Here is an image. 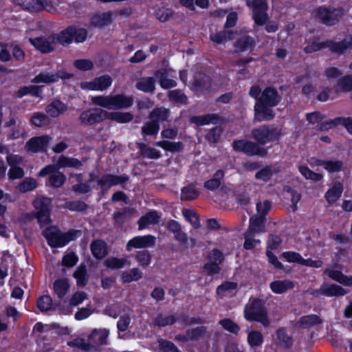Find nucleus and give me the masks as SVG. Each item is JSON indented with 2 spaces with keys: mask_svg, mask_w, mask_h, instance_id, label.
Instances as JSON below:
<instances>
[{
  "mask_svg": "<svg viewBox=\"0 0 352 352\" xmlns=\"http://www.w3.org/2000/svg\"><path fill=\"white\" fill-rule=\"evenodd\" d=\"M261 89L258 86H253L250 90V95L256 100L254 105V119L258 122L269 120L274 118L271 109L277 104L278 98L276 91L271 87L265 89L259 97Z\"/></svg>",
  "mask_w": 352,
  "mask_h": 352,
  "instance_id": "f257e3e1",
  "label": "nucleus"
},
{
  "mask_svg": "<svg viewBox=\"0 0 352 352\" xmlns=\"http://www.w3.org/2000/svg\"><path fill=\"white\" fill-rule=\"evenodd\" d=\"M91 100L94 104L107 109H127L133 104V96L122 94L97 96L92 97Z\"/></svg>",
  "mask_w": 352,
  "mask_h": 352,
  "instance_id": "f03ea898",
  "label": "nucleus"
},
{
  "mask_svg": "<svg viewBox=\"0 0 352 352\" xmlns=\"http://www.w3.org/2000/svg\"><path fill=\"white\" fill-rule=\"evenodd\" d=\"M43 234L46 238L50 246L52 248H60L80 237L81 232L72 230L67 232L61 233L56 226H49L43 231Z\"/></svg>",
  "mask_w": 352,
  "mask_h": 352,
  "instance_id": "7ed1b4c3",
  "label": "nucleus"
},
{
  "mask_svg": "<svg viewBox=\"0 0 352 352\" xmlns=\"http://www.w3.org/2000/svg\"><path fill=\"white\" fill-rule=\"evenodd\" d=\"M244 317L248 321L258 322L263 327H268L270 324L264 302L258 298L250 299L245 305Z\"/></svg>",
  "mask_w": 352,
  "mask_h": 352,
  "instance_id": "20e7f679",
  "label": "nucleus"
},
{
  "mask_svg": "<svg viewBox=\"0 0 352 352\" xmlns=\"http://www.w3.org/2000/svg\"><path fill=\"white\" fill-rule=\"evenodd\" d=\"M109 334V331L107 329H94L89 336V340L91 343L87 342L82 338H76L68 342V344L82 350L91 351L100 346L106 344Z\"/></svg>",
  "mask_w": 352,
  "mask_h": 352,
  "instance_id": "39448f33",
  "label": "nucleus"
},
{
  "mask_svg": "<svg viewBox=\"0 0 352 352\" xmlns=\"http://www.w3.org/2000/svg\"><path fill=\"white\" fill-rule=\"evenodd\" d=\"M252 135L258 143L264 145L278 140L282 133L278 128L265 125L253 130Z\"/></svg>",
  "mask_w": 352,
  "mask_h": 352,
  "instance_id": "423d86ee",
  "label": "nucleus"
},
{
  "mask_svg": "<svg viewBox=\"0 0 352 352\" xmlns=\"http://www.w3.org/2000/svg\"><path fill=\"white\" fill-rule=\"evenodd\" d=\"M329 47L331 51L336 53H342L344 50L351 48L352 49V37H348L341 42H329V43H320L318 41H314L311 45H309L305 47V51L307 53H311L318 51L324 47Z\"/></svg>",
  "mask_w": 352,
  "mask_h": 352,
  "instance_id": "0eeeda50",
  "label": "nucleus"
},
{
  "mask_svg": "<svg viewBox=\"0 0 352 352\" xmlns=\"http://www.w3.org/2000/svg\"><path fill=\"white\" fill-rule=\"evenodd\" d=\"M28 38L30 43L34 48L41 53L47 54L52 52L54 49L55 37L53 34L32 36L31 33H28Z\"/></svg>",
  "mask_w": 352,
  "mask_h": 352,
  "instance_id": "6e6552de",
  "label": "nucleus"
},
{
  "mask_svg": "<svg viewBox=\"0 0 352 352\" xmlns=\"http://www.w3.org/2000/svg\"><path fill=\"white\" fill-rule=\"evenodd\" d=\"M51 199L45 197H38L33 202L34 206L36 210V218L41 227L47 226L51 222L50 218V206Z\"/></svg>",
  "mask_w": 352,
  "mask_h": 352,
  "instance_id": "1a4fd4ad",
  "label": "nucleus"
},
{
  "mask_svg": "<svg viewBox=\"0 0 352 352\" xmlns=\"http://www.w3.org/2000/svg\"><path fill=\"white\" fill-rule=\"evenodd\" d=\"M264 226L262 219L258 221L255 219H250V226L247 230L245 239V241L243 247L246 250H251L260 243V240L253 239V237L258 233L264 232Z\"/></svg>",
  "mask_w": 352,
  "mask_h": 352,
  "instance_id": "9d476101",
  "label": "nucleus"
},
{
  "mask_svg": "<svg viewBox=\"0 0 352 352\" xmlns=\"http://www.w3.org/2000/svg\"><path fill=\"white\" fill-rule=\"evenodd\" d=\"M168 116V111L165 109H158L153 111L151 113V120L142 127V133L147 135L157 134L160 129L158 122L166 119Z\"/></svg>",
  "mask_w": 352,
  "mask_h": 352,
  "instance_id": "9b49d317",
  "label": "nucleus"
},
{
  "mask_svg": "<svg viewBox=\"0 0 352 352\" xmlns=\"http://www.w3.org/2000/svg\"><path fill=\"white\" fill-rule=\"evenodd\" d=\"M246 4L252 10L253 19L257 25H263L267 19L265 0H246Z\"/></svg>",
  "mask_w": 352,
  "mask_h": 352,
  "instance_id": "f8f14e48",
  "label": "nucleus"
},
{
  "mask_svg": "<svg viewBox=\"0 0 352 352\" xmlns=\"http://www.w3.org/2000/svg\"><path fill=\"white\" fill-rule=\"evenodd\" d=\"M113 82L112 78L109 75H103L95 78L91 81H85L80 84L82 89L89 91H103L107 89Z\"/></svg>",
  "mask_w": 352,
  "mask_h": 352,
  "instance_id": "ddd939ff",
  "label": "nucleus"
},
{
  "mask_svg": "<svg viewBox=\"0 0 352 352\" xmlns=\"http://www.w3.org/2000/svg\"><path fill=\"white\" fill-rule=\"evenodd\" d=\"M233 148L236 151H242L249 155H264L266 151L257 144L247 140H238L233 142Z\"/></svg>",
  "mask_w": 352,
  "mask_h": 352,
  "instance_id": "4468645a",
  "label": "nucleus"
},
{
  "mask_svg": "<svg viewBox=\"0 0 352 352\" xmlns=\"http://www.w3.org/2000/svg\"><path fill=\"white\" fill-rule=\"evenodd\" d=\"M52 138L48 135H42L31 138L25 145V151L30 153L44 151L48 147Z\"/></svg>",
  "mask_w": 352,
  "mask_h": 352,
  "instance_id": "2eb2a0df",
  "label": "nucleus"
},
{
  "mask_svg": "<svg viewBox=\"0 0 352 352\" xmlns=\"http://www.w3.org/2000/svg\"><path fill=\"white\" fill-rule=\"evenodd\" d=\"M156 238L151 234L135 236L129 240L126 244V250L130 251L132 248L140 249L152 247L155 243Z\"/></svg>",
  "mask_w": 352,
  "mask_h": 352,
  "instance_id": "dca6fc26",
  "label": "nucleus"
},
{
  "mask_svg": "<svg viewBox=\"0 0 352 352\" xmlns=\"http://www.w3.org/2000/svg\"><path fill=\"white\" fill-rule=\"evenodd\" d=\"M107 111L95 109L84 111L80 115V120L85 124H93L106 119Z\"/></svg>",
  "mask_w": 352,
  "mask_h": 352,
  "instance_id": "f3484780",
  "label": "nucleus"
},
{
  "mask_svg": "<svg viewBox=\"0 0 352 352\" xmlns=\"http://www.w3.org/2000/svg\"><path fill=\"white\" fill-rule=\"evenodd\" d=\"M346 291L341 286L335 284L323 283L320 288L313 294L318 296L319 294L327 296H340L346 294Z\"/></svg>",
  "mask_w": 352,
  "mask_h": 352,
  "instance_id": "a211bd4d",
  "label": "nucleus"
},
{
  "mask_svg": "<svg viewBox=\"0 0 352 352\" xmlns=\"http://www.w3.org/2000/svg\"><path fill=\"white\" fill-rule=\"evenodd\" d=\"M71 76V74L65 72L57 74L43 72L35 76L32 82L35 83H52L58 81L60 78H69Z\"/></svg>",
  "mask_w": 352,
  "mask_h": 352,
  "instance_id": "6ab92c4d",
  "label": "nucleus"
},
{
  "mask_svg": "<svg viewBox=\"0 0 352 352\" xmlns=\"http://www.w3.org/2000/svg\"><path fill=\"white\" fill-rule=\"evenodd\" d=\"M160 219L161 216L157 211H149L138 220V230H142L149 226L157 224Z\"/></svg>",
  "mask_w": 352,
  "mask_h": 352,
  "instance_id": "aec40b11",
  "label": "nucleus"
},
{
  "mask_svg": "<svg viewBox=\"0 0 352 352\" xmlns=\"http://www.w3.org/2000/svg\"><path fill=\"white\" fill-rule=\"evenodd\" d=\"M340 11L337 10H330L325 8H320L317 14L318 17L327 25H333L338 21Z\"/></svg>",
  "mask_w": 352,
  "mask_h": 352,
  "instance_id": "412c9836",
  "label": "nucleus"
},
{
  "mask_svg": "<svg viewBox=\"0 0 352 352\" xmlns=\"http://www.w3.org/2000/svg\"><path fill=\"white\" fill-rule=\"evenodd\" d=\"M75 34V27L74 26H70L65 29V30L62 31L59 34H54L53 33V35L54 36L55 38V43L56 44H61V45H66L71 43L73 41L74 36Z\"/></svg>",
  "mask_w": 352,
  "mask_h": 352,
  "instance_id": "4be33fe9",
  "label": "nucleus"
},
{
  "mask_svg": "<svg viewBox=\"0 0 352 352\" xmlns=\"http://www.w3.org/2000/svg\"><path fill=\"white\" fill-rule=\"evenodd\" d=\"M294 283L290 280H278L270 283V289L275 294H283L293 289Z\"/></svg>",
  "mask_w": 352,
  "mask_h": 352,
  "instance_id": "5701e85b",
  "label": "nucleus"
},
{
  "mask_svg": "<svg viewBox=\"0 0 352 352\" xmlns=\"http://www.w3.org/2000/svg\"><path fill=\"white\" fill-rule=\"evenodd\" d=\"M21 1L32 3V8L36 10H45L49 12H53L55 10L52 3L47 0H17V3H21Z\"/></svg>",
  "mask_w": 352,
  "mask_h": 352,
  "instance_id": "b1692460",
  "label": "nucleus"
},
{
  "mask_svg": "<svg viewBox=\"0 0 352 352\" xmlns=\"http://www.w3.org/2000/svg\"><path fill=\"white\" fill-rule=\"evenodd\" d=\"M247 341L251 348L259 347L263 342V335L257 330H247Z\"/></svg>",
  "mask_w": 352,
  "mask_h": 352,
  "instance_id": "393cba45",
  "label": "nucleus"
},
{
  "mask_svg": "<svg viewBox=\"0 0 352 352\" xmlns=\"http://www.w3.org/2000/svg\"><path fill=\"white\" fill-rule=\"evenodd\" d=\"M126 180L124 177L107 175L98 180V184L103 188L107 189L110 187L123 183Z\"/></svg>",
  "mask_w": 352,
  "mask_h": 352,
  "instance_id": "a878e982",
  "label": "nucleus"
},
{
  "mask_svg": "<svg viewBox=\"0 0 352 352\" xmlns=\"http://www.w3.org/2000/svg\"><path fill=\"white\" fill-rule=\"evenodd\" d=\"M67 110V106L60 100H54L46 108L47 114L52 117L56 118L63 113Z\"/></svg>",
  "mask_w": 352,
  "mask_h": 352,
  "instance_id": "bb28decb",
  "label": "nucleus"
},
{
  "mask_svg": "<svg viewBox=\"0 0 352 352\" xmlns=\"http://www.w3.org/2000/svg\"><path fill=\"white\" fill-rule=\"evenodd\" d=\"M313 166H322L329 172H336L342 168V162L338 160L322 161L316 160L311 162Z\"/></svg>",
  "mask_w": 352,
  "mask_h": 352,
  "instance_id": "cd10ccee",
  "label": "nucleus"
},
{
  "mask_svg": "<svg viewBox=\"0 0 352 352\" xmlns=\"http://www.w3.org/2000/svg\"><path fill=\"white\" fill-rule=\"evenodd\" d=\"M325 273L333 280L347 286L352 285V276L347 277L340 272L330 268L325 270Z\"/></svg>",
  "mask_w": 352,
  "mask_h": 352,
  "instance_id": "c85d7f7f",
  "label": "nucleus"
},
{
  "mask_svg": "<svg viewBox=\"0 0 352 352\" xmlns=\"http://www.w3.org/2000/svg\"><path fill=\"white\" fill-rule=\"evenodd\" d=\"M91 250L96 258H102L107 254L106 243L101 240H96L91 244Z\"/></svg>",
  "mask_w": 352,
  "mask_h": 352,
  "instance_id": "c756f323",
  "label": "nucleus"
},
{
  "mask_svg": "<svg viewBox=\"0 0 352 352\" xmlns=\"http://www.w3.org/2000/svg\"><path fill=\"white\" fill-rule=\"evenodd\" d=\"M69 283L66 278L57 279L53 284L54 293L58 298L64 297L69 291Z\"/></svg>",
  "mask_w": 352,
  "mask_h": 352,
  "instance_id": "7c9ffc66",
  "label": "nucleus"
},
{
  "mask_svg": "<svg viewBox=\"0 0 352 352\" xmlns=\"http://www.w3.org/2000/svg\"><path fill=\"white\" fill-rule=\"evenodd\" d=\"M158 79L160 86L164 89H169L175 87L177 83L174 80L168 78V73L166 69H161L155 74Z\"/></svg>",
  "mask_w": 352,
  "mask_h": 352,
  "instance_id": "2f4dec72",
  "label": "nucleus"
},
{
  "mask_svg": "<svg viewBox=\"0 0 352 352\" xmlns=\"http://www.w3.org/2000/svg\"><path fill=\"white\" fill-rule=\"evenodd\" d=\"M343 187L341 183H336L325 194V198L329 203L336 202L341 196Z\"/></svg>",
  "mask_w": 352,
  "mask_h": 352,
  "instance_id": "473e14b6",
  "label": "nucleus"
},
{
  "mask_svg": "<svg viewBox=\"0 0 352 352\" xmlns=\"http://www.w3.org/2000/svg\"><path fill=\"white\" fill-rule=\"evenodd\" d=\"M133 116L129 112H107L106 115V119H109L113 121H116L119 123H126L130 122L133 119Z\"/></svg>",
  "mask_w": 352,
  "mask_h": 352,
  "instance_id": "72a5a7b5",
  "label": "nucleus"
},
{
  "mask_svg": "<svg viewBox=\"0 0 352 352\" xmlns=\"http://www.w3.org/2000/svg\"><path fill=\"white\" fill-rule=\"evenodd\" d=\"M130 264L126 258L109 257L104 261V266L112 270L120 269Z\"/></svg>",
  "mask_w": 352,
  "mask_h": 352,
  "instance_id": "f704fd0d",
  "label": "nucleus"
},
{
  "mask_svg": "<svg viewBox=\"0 0 352 352\" xmlns=\"http://www.w3.org/2000/svg\"><path fill=\"white\" fill-rule=\"evenodd\" d=\"M224 171L218 170L213 175L212 177L204 183V187L209 190H214L221 184V181L224 177Z\"/></svg>",
  "mask_w": 352,
  "mask_h": 352,
  "instance_id": "c9c22d12",
  "label": "nucleus"
},
{
  "mask_svg": "<svg viewBox=\"0 0 352 352\" xmlns=\"http://www.w3.org/2000/svg\"><path fill=\"white\" fill-rule=\"evenodd\" d=\"M57 168H78L81 166V162L75 158L60 156L56 162Z\"/></svg>",
  "mask_w": 352,
  "mask_h": 352,
  "instance_id": "e433bc0d",
  "label": "nucleus"
},
{
  "mask_svg": "<svg viewBox=\"0 0 352 352\" xmlns=\"http://www.w3.org/2000/svg\"><path fill=\"white\" fill-rule=\"evenodd\" d=\"M322 322V319L318 316L313 314L301 317L298 323L302 328H309Z\"/></svg>",
  "mask_w": 352,
  "mask_h": 352,
  "instance_id": "4c0bfd02",
  "label": "nucleus"
},
{
  "mask_svg": "<svg viewBox=\"0 0 352 352\" xmlns=\"http://www.w3.org/2000/svg\"><path fill=\"white\" fill-rule=\"evenodd\" d=\"M218 117L215 114H207L199 116H194L190 119L192 123L196 124L197 125H205L210 123H217Z\"/></svg>",
  "mask_w": 352,
  "mask_h": 352,
  "instance_id": "58836bf2",
  "label": "nucleus"
},
{
  "mask_svg": "<svg viewBox=\"0 0 352 352\" xmlns=\"http://www.w3.org/2000/svg\"><path fill=\"white\" fill-rule=\"evenodd\" d=\"M142 274L138 268H133L130 271H124L121 274L122 281L124 283L137 281L142 278Z\"/></svg>",
  "mask_w": 352,
  "mask_h": 352,
  "instance_id": "ea45409f",
  "label": "nucleus"
},
{
  "mask_svg": "<svg viewBox=\"0 0 352 352\" xmlns=\"http://www.w3.org/2000/svg\"><path fill=\"white\" fill-rule=\"evenodd\" d=\"M255 43L250 36H243L238 40L235 47L237 52H245L252 50Z\"/></svg>",
  "mask_w": 352,
  "mask_h": 352,
  "instance_id": "a19ab883",
  "label": "nucleus"
},
{
  "mask_svg": "<svg viewBox=\"0 0 352 352\" xmlns=\"http://www.w3.org/2000/svg\"><path fill=\"white\" fill-rule=\"evenodd\" d=\"M111 16L109 13H102L95 15L91 20V23L95 27L101 28L110 24Z\"/></svg>",
  "mask_w": 352,
  "mask_h": 352,
  "instance_id": "79ce46f5",
  "label": "nucleus"
},
{
  "mask_svg": "<svg viewBox=\"0 0 352 352\" xmlns=\"http://www.w3.org/2000/svg\"><path fill=\"white\" fill-rule=\"evenodd\" d=\"M136 87L144 92H151L155 89V80L151 77L143 78L137 83Z\"/></svg>",
  "mask_w": 352,
  "mask_h": 352,
  "instance_id": "37998d69",
  "label": "nucleus"
},
{
  "mask_svg": "<svg viewBox=\"0 0 352 352\" xmlns=\"http://www.w3.org/2000/svg\"><path fill=\"white\" fill-rule=\"evenodd\" d=\"M38 186L36 179L31 177H26L16 187L21 192H27L34 190Z\"/></svg>",
  "mask_w": 352,
  "mask_h": 352,
  "instance_id": "c03bdc74",
  "label": "nucleus"
},
{
  "mask_svg": "<svg viewBox=\"0 0 352 352\" xmlns=\"http://www.w3.org/2000/svg\"><path fill=\"white\" fill-rule=\"evenodd\" d=\"M270 208L271 204L267 201H265L263 202H260L257 204V216L252 217L250 219H255L256 221H258V219H262L263 222V226H265L264 217L268 212Z\"/></svg>",
  "mask_w": 352,
  "mask_h": 352,
  "instance_id": "a18cd8bd",
  "label": "nucleus"
},
{
  "mask_svg": "<svg viewBox=\"0 0 352 352\" xmlns=\"http://www.w3.org/2000/svg\"><path fill=\"white\" fill-rule=\"evenodd\" d=\"M234 33L230 31H223L217 34L210 35V39L212 42L217 44H221L228 40L234 38Z\"/></svg>",
  "mask_w": 352,
  "mask_h": 352,
  "instance_id": "49530a36",
  "label": "nucleus"
},
{
  "mask_svg": "<svg viewBox=\"0 0 352 352\" xmlns=\"http://www.w3.org/2000/svg\"><path fill=\"white\" fill-rule=\"evenodd\" d=\"M74 277L76 279L77 285L78 286H85L87 282L86 267L82 265L79 266L74 273Z\"/></svg>",
  "mask_w": 352,
  "mask_h": 352,
  "instance_id": "de8ad7c7",
  "label": "nucleus"
},
{
  "mask_svg": "<svg viewBox=\"0 0 352 352\" xmlns=\"http://www.w3.org/2000/svg\"><path fill=\"white\" fill-rule=\"evenodd\" d=\"M299 171L307 179L317 182L320 181L322 178V175L321 174L312 171L307 166H300Z\"/></svg>",
  "mask_w": 352,
  "mask_h": 352,
  "instance_id": "09e8293b",
  "label": "nucleus"
},
{
  "mask_svg": "<svg viewBox=\"0 0 352 352\" xmlns=\"http://www.w3.org/2000/svg\"><path fill=\"white\" fill-rule=\"evenodd\" d=\"M140 149L142 155L148 158L158 159L161 156L158 150L154 148L146 147L144 144H140Z\"/></svg>",
  "mask_w": 352,
  "mask_h": 352,
  "instance_id": "8fccbe9b",
  "label": "nucleus"
},
{
  "mask_svg": "<svg viewBox=\"0 0 352 352\" xmlns=\"http://www.w3.org/2000/svg\"><path fill=\"white\" fill-rule=\"evenodd\" d=\"M155 15L159 21L164 22L173 16V11L168 8L160 7L156 10Z\"/></svg>",
  "mask_w": 352,
  "mask_h": 352,
  "instance_id": "3c124183",
  "label": "nucleus"
},
{
  "mask_svg": "<svg viewBox=\"0 0 352 352\" xmlns=\"http://www.w3.org/2000/svg\"><path fill=\"white\" fill-rule=\"evenodd\" d=\"M157 146L161 147L164 150L169 151H179L182 148V144L179 142H171L169 141H160L155 143Z\"/></svg>",
  "mask_w": 352,
  "mask_h": 352,
  "instance_id": "603ef678",
  "label": "nucleus"
},
{
  "mask_svg": "<svg viewBox=\"0 0 352 352\" xmlns=\"http://www.w3.org/2000/svg\"><path fill=\"white\" fill-rule=\"evenodd\" d=\"M275 173V170L272 166H266L256 174V178L263 182L268 181Z\"/></svg>",
  "mask_w": 352,
  "mask_h": 352,
  "instance_id": "864d4df0",
  "label": "nucleus"
},
{
  "mask_svg": "<svg viewBox=\"0 0 352 352\" xmlns=\"http://www.w3.org/2000/svg\"><path fill=\"white\" fill-rule=\"evenodd\" d=\"M236 287V283L233 282H226L217 287V293L219 296H224L227 293L234 291Z\"/></svg>",
  "mask_w": 352,
  "mask_h": 352,
  "instance_id": "5fc2aeb1",
  "label": "nucleus"
},
{
  "mask_svg": "<svg viewBox=\"0 0 352 352\" xmlns=\"http://www.w3.org/2000/svg\"><path fill=\"white\" fill-rule=\"evenodd\" d=\"M282 256L289 263L301 264L302 256L297 252L292 251L284 252L282 254Z\"/></svg>",
  "mask_w": 352,
  "mask_h": 352,
  "instance_id": "6e6d98bb",
  "label": "nucleus"
},
{
  "mask_svg": "<svg viewBox=\"0 0 352 352\" xmlns=\"http://www.w3.org/2000/svg\"><path fill=\"white\" fill-rule=\"evenodd\" d=\"M219 324L225 330L232 333H237L240 330L239 325H237L230 319L227 318L221 320L219 321Z\"/></svg>",
  "mask_w": 352,
  "mask_h": 352,
  "instance_id": "4d7b16f0",
  "label": "nucleus"
},
{
  "mask_svg": "<svg viewBox=\"0 0 352 352\" xmlns=\"http://www.w3.org/2000/svg\"><path fill=\"white\" fill-rule=\"evenodd\" d=\"M337 89L340 91H350L352 90V76L342 78L337 85Z\"/></svg>",
  "mask_w": 352,
  "mask_h": 352,
  "instance_id": "13d9d810",
  "label": "nucleus"
},
{
  "mask_svg": "<svg viewBox=\"0 0 352 352\" xmlns=\"http://www.w3.org/2000/svg\"><path fill=\"white\" fill-rule=\"evenodd\" d=\"M198 195V192L193 186H187L182 189L181 198L184 200H190L197 198Z\"/></svg>",
  "mask_w": 352,
  "mask_h": 352,
  "instance_id": "bf43d9fd",
  "label": "nucleus"
},
{
  "mask_svg": "<svg viewBox=\"0 0 352 352\" xmlns=\"http://www.w3.org/2000/svg\"><path fill=\"white\" fill-rule=\"evenodd\" d=\"M168 97L170 100L180 104H186L187 97L179 90L169 91Z\"/></svg>",
  "mask_w": 352,
  "mask_h": 352,
  "instance_id": "052dcab7",
  "label": "nucleus"
},
{
  "mask_svg": "<svg viewBox=\"0 0 352 352\" xmlns=\"http://www.w3.org/2000/svg\"><path fill=\"white\" fill-rule=\"evenodd\" d=\"M40 87L37 86H28L24 87L19 90L18 96L23 97L27 94H31L34 96H40Z\"/></svg>",
  "mask_w": 352,
  "mask_h": 352,
  "instance_id": "680f3d73",
  "label": "nucleus"
},
{
  "mask_svg": "<svg viewBox=\"0 0 352 352\" xmlns=\"http://www.w3.org/2000/svg\"><path fill=\"white\" fill-rule=\"evenodd\" d=\"M74 67L81 71H88L94 67V63L89 59H78L74 62Z\"/></svg>",
  "mask_w": 352,
  "mask_h": 352,
  "instance_id": "e2e57ef3",
  "label": "nucleus"
},
{
  "mask_svg": "<svg viewBox=\"0 0 352 352\" xmlns=\"http://www.w3.org/2000/svg\"><path fill=\"white\" fill-rule=\"evenodd\" d=\"M87 294L84 292H75L69 299V305L72 306H78L87 299Z\"/></svg>",
  "mask_w": 352,
  "mask_h": 352,
  "instance_id": "0e129e2a",
  "label": "nucleus"
},
{
  "mask_svg": "<svg viewBox=\"0 0 352 352\" xmlns=\"http://www.w3.org/2000/svg\"><path fill=\"white\" fill-rule=\"evenodd\" d=\"M52 302L50 296H43L38 300L37 307L41 311H45L51 308Z\"/></svg>",
  "mask_w": 352,
  "mask_h": 352,
  "instance_id": "69168bd1",
  "label": "nucleus"
},
{
  "mask_svg": "<svg viewBox=\"0 0 352 352\" xmlns=\"http://www.w3.org/2000/svg\"><path fill=\"white\" fill-rule=\"evenodd\" d=\"M31 122L35 126L41 127L47 124L49 119L45 114L36 113L32 116Z\"/></svg>",
  "mask_w": 352,
  "mask_h": 352,
  "instance_id": "338daca9",
  "label": "nucleus"
},
{
  "mask_svg": "<svg viewBox=\"0 0 352 352\" xmlns=\"http://www.w3.org/2000/svg\"><path fill=\"white\" fill-rule=\"evenodd\" d=\"M65 175L60 172H56L50 177V184L56 188L61 186L65 182Z\"/></svg>",
  "mask_w": 352,
  "mask_h": 352,
  "instance_id": "774afa93",
  "label": "nucleus"
}]
</instances>
